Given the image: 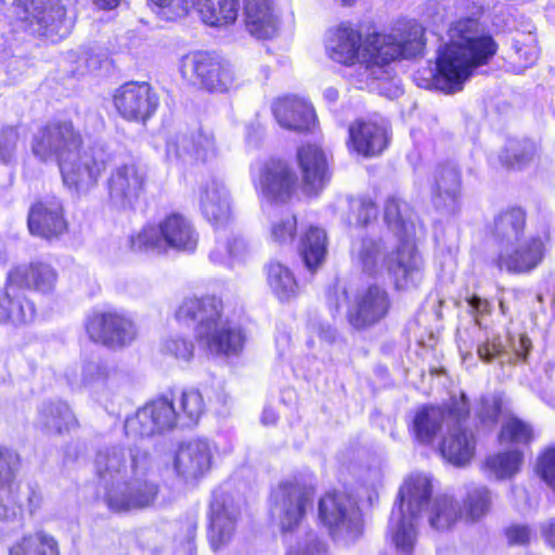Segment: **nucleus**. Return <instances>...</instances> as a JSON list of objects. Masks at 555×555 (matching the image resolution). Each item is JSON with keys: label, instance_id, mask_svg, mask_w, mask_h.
Masks as SVG:
<instances>
[{"label": "nucleus", "instance_id": "obj_21", "mask_svg": "<svg viewBox=\"0 0 555 555\" xmlns=\"http://www.w3.org/2000/svg\"><path fill=\"white\" fill-rule=\"evenodd\" d=\"M390 305L386 289L371 285L356 296L353 305L348 310V322L356 330L369 328L388 314Z\"/></svg>", "mask_w": 555, "mask_h": 555}, {"label": "nucleus", "instance_id": "obj_37", "mask_svg": "<svg viewBox=\"0 0 555 555\" xmlns=\"http://www.w3.org/2000/svg\"><path fill=\"white\" fill-rule=\"evenodd\" d=\"M412 210L408 203L390 196L385 202L384 207V221L388 229L393 233V238L399 241L401 238L413 240V221Z\"/></svg>", "mask_w": 555, "mask_h": 555}, {"label": "nucleus", "instance_id": "obj_12", "mask_svg": "<svg viewBox=\"0 0 555 555\" xmlns=\"http://www.w3.org/2000/svg\"><path fill=\"white\" fill-rule=\"evenodd\" d=\"M82 144V135L70 120H53L34 133L31 152L43 163L60 164Z\"/></svg>", "mask_w": 555, "mask_h": 555}, {"label": "nucleus", "instance_id": "obj_58", "mask_svg": "<svg viewBox=\"0 0 555 555\" xmlns=\"http://www.w3.org/2000/svg\"><path fill=\"white\" fill-rule=\"evenodd\" d=\"M505 535L511 545H526L531 538V529L524 525H513L505 530Z\"/></svg>", "mask_w": 555, "mask_h": 555}, {"label": "nucleus", "instance_id": "obj_49", "mask_svg": "<svg viewBox=\"0 0 555 555\" xmlns=\"http://www.w3.org/2000/svg\"><path fill=\"white\" fill-rule=\"evenodd\" d=\"M158 9V14L166 20L184 17L194 7L195 0H150Z\"/></svg>", "mask_w": 555, "mask_h": 555}, {"label": "nucleus", "instance_id": "obj_36", "mask_svg": "<svg viewBox=\"0 0 555 555\" xmlns=\"http://www.w3.org/2000/svg\"><path fill=\"white\" fill-rule=\"evenodd\" d=\"M449 406L450 402L446 408L425 405L416 411L412 422V429L420 442L430 443L443 424L447 427L452 424V418L449 417Z\"/></svg>", "mask_w": 555, "mask_h": 555}, {"label": "nucleus", "instance_id": "obj_6", "mask_svg": "<svg viewBox=\"0 0 555 555\" xmlns=\"http://www.w3.org/2000/svg\"><path fill=\"white\" fill-rule=\"evenodd\" d=\"M488 233L498 248L491 264L500 272L526 274L544 258V242L540 235L528 233L527 212L521 207L499 211L488 224Z\"/></svg>", "mask_w": 555, "mask_h": 555}, {"label": "nucleus", "instance_id": "obj_63", "mask_svg": "<svg viewBox=\"0 0 555 555\" xmlns=\"http://www.w3.org/2000/svg\"><path fill=\"white\" fill-rule=\"evenodd\" d=\"M516 52L520 59L521 57L525 59L526 66L532 65L538 59V51L535 48H529V49L517 48Z\"/></svg>", "mask_w": 555, "mask_h": 555}, {"label": "nucleus", "instance_id": "obj_45", "mask_svg": "<svg viewBox=\"0 0 555 555\" xmlns=\"http://www.w3.org/2000/svg\"><path fill=\"white\" fill-rule=\"evenodd\" d=\"M245 242L242 237L233 233H219L217 245L209 254V258L215 263H225L229 258L240 256L245 250Z\"/></svg>", "mask_w": 555, "mask_h": 555}, {"label": "nucleus", "instance_id": "obj_53", "mask_svg": "<svg viewBox=\"0 0 555 555\" xmlns=\"http://www.w3.org/2000/svg\"><path fill=\"white\" fill-rule=\"evenodd\" d=\"M296 217L288 214L272 223L271 237L281 245L292 243L296 234Z\"/></svg>", "mask_w": 555, "mask_h": 555}, {"label": "nucleus", "instance_id": "obj_64", "mask_svg": "<svg viewBox=\"0 0 555 555\" xmlns=\"http://www.w3.org/2000/svg\"><path fill=\"white\" fill-rule=\"evenodd\" d=\"M319 336L326 343H333L336 339V331L330 325L321 324L319 327Z\"/></svg>", "mask_w": 555, "mask_h": 555}, {"label": "nucleus", "instance_id": "obj_18", "mask_svg": "<svg viewBox=\"0 0 555 555\" xmlns=\"http://www.w3.org/2000/svg\"><path fill=\"white\" fill-rule=\"evenodd\" d=\"M241 514V506L231 494L222 491L212 493L207 537L215 552L228 545L233 539Z\"/></svg>", "mask_w": 555, "mask_h": 555}, {"label": "nucleus", "instance_id": "obj_29", "mask_svg": "<svg viewBox=\"0 0 555 555\" xmlns=\"http://www.w3.org/2000/svg\"><path fill=\"white\" fill-rule=\"evenodd\" d=\"M273 115L279 125L285 129L305 132L315 122L312 106L297 96H285L272 104Z\"/></svg>", "mask_w": 555, "mask_h": 555}, {"label": "nucleus", "instance_id": "obj_11", "mask_svg": "<svg viewBox=\"0 0 555 555\" xmlns=\"http://www.w3.org/2000/svg\"><path fill=\"white\" fill-rule=\"evenodd\" d=\"M106 165V155L101 147L82 144L60 163L59 167L64 185L81 196L89 194L98 185Z\"/></svg>", "mask_w": 555, "mask_h": 555}, {"label": "nucleus", "instance_id": "obj_26", "mask_svg": "<svg viewBox=\"0 0 555 555\" xmlns=\"http://www.w3.org/2000/svg\"><path fill=\"white\" fill-rule=\"evenodd\" d=\"M211 448L205 439L182 443L175 456V469L185 481L203 477L211 466Z\"/></svg>", "mask_w": 555, "mask_h": 555}, {"label": "nucleus", "instance_id": "obj_32", "mask_svg": "<svg viewBox=\"0 0 555 555\" xmlns=\"http://www.w3.org/2000/svg\"><path fill=\"white\" fill-rule=\"evenodd\" d=\"M244 22L248 33L258 39H268L278 30L273 0H244Z\"/></svg>", "mask_w": 555, "mask_h": 555}, {"label": "nucleus", "instance_id": "obj_50", "mask_svg": "<svg viewBox=\"0 0 555 555\" xmlns=\"http://www.w3.org/2000/svg\"><path fill=\"white\" fill-rule=\"evenodd\" d=\"M17 464L18 455L13 450L0 446V491L12 485Z\"/></svg>", "mask_w": 555, "mask_h": 555}, {"label": "nucleus", "instance_id": "obj_23", "mask_svg": "<svg viewBox=\"0 0 555 555\" xmlns=\"http://www.w3.org/2000/svg\"><path fill=\"white\" fill-rule=\"evenodd\" d=\"M28 229L33 235L53 240L67 230L64 208L60 198L47 196L31 205L28 212Z\"/></svg>", "mask_w": 555, "mask_h": 555}, {"label": "nucleus", "instance_id": "obj_5", "mask_svg": "<svg viewBox=\"0 0 555 555\" xmlns=\"http://www.w3.org/2000/svg\"><path fill=\"white\" fill-rule=\"evenodd\" d=\"M351 257L363 273L376 278L385 271L397 289L416 287L423 280V259L415 242L364 234L351 244Z\"/></svg>", "mask_w": 555, "mask_h": 555}, {"label": "nucleus", "instance_id": "obj_2", "mask_svg": "<svg viewBox=\"0 0 555 555\" xmlns=\"http://www.w3.org/2000/svg\"><path fill=\"white\" fill-rule=\"evenodd\" d=\"M423 28L416 22L404 24L396 34L369 35L362 41L360 33L348 23H341L327 33L326 49L335 62L345 65L358 63L360 75L374 78L375 66L380 67L399 57L410 59L424 49Z\"/></svg>", "mask_w": 555, "mask_h": 555}, {"label": "nucleus", "instance_id": "obj_20", "mask_svg": "<svg viewBox=\"0 0 555 555\" xmlns=\"http://www.w3.org/2000/svg\"><path fill=\"white\" fill-rule=\"evenodd\" d=\"M430 191L431 203L438 211L444 215L457 212L462 192L459 165L451 160L438 164L433 172Z\"/></svg>", "mask_w": 555, "mask_h": 555}, {"label": "nucleus", "instance_id": "obj_10", "mask_svg": "<svg viewBox=\"0 0 555 555\" xmlns=\"http://www.w3.org/2000/svg\"><path fill=\"white\" fill-rule=\"evenodd\" d=\"M180 72L191 85L209 92H225L237 86L233 67L217 54L206 51L184 55Z\"/></svg>", "mask_w": 555, "mask_h": 555}, {"label": "nucleus", "instance_id": "obj_43", "mask_svg": "<svg viewBox=\"0 0 555 555\" xmlns=\"http://www.w3.org/2000/svg\"><path fill=\"white\" fill-rule=\"evenodd\" d=\"M268 284L280 300L296 296L298 285L291 270L281 262H270L267 269Z\"/></svg>", "mask_w": 555, "mask_h": 555}, {"label": "nucleus", "instance_id": "obj_48", "mask_svg": "<svg viewBox=\"0 0 555 555\" xmlns=\"http://www.w3.org/2000/svg\"><path fill=\"white\" fill-rule=\"evenodd\" d=\"M532 438V428L527 423L516 417L508 420L503 425L500 433L501 442L528 444L531 442Z\"/></svg>", "mask_w": 555, "mask_h": 555}, {"label": "nucleus", "instance_id": "obj_46", "mask_svg": "<svg viewBox=\"0 0 555 555\" xmlns=\"http://www.w3.org/2000/svg\"><path fill=\"white\" fill-rule=\"evenodd\" d=\"M521 463L522 453L518 450L502 452L487 459V466L499 478L513 476L519 470Z\"/></svg>", "mask_w": 555, "mask_h": 555}, {"label": "nucleus", "instance_id": "obj_41", "mask_svg": "<svg viewBox=\"0 0 555 555\" xmlns=\"http://www.w3.org/2000/svg\"><path fill=\"white\" fill-rule=\"evenodd\" d=\"M10 555H60V548L53 535L39 530L17 540L10 547Z\"/></svg>", "mask_w": 555, "mask_h": 555}, {"label": "nucleus", "instance_id": "obj_25", "mask_svg": "<svg viewBox=\"0 0 555 555\" xmlns=\"http://www.w3.org/2000/svg\"><path fill=\"white\" fill-rule=\"evenodd\" d=\"M199 207L203 216L216 227H223L230 221V192L220 178L211 176L202 183Z\"/></svg>", "mask_w": 555, "mask_h": 555}, {"label": "nucleus", "instance_id": "obj_22", "mask_svg": "<svg viewBox=\"0 0 555 555\" xmlns=\"http://www.w3.org/2000/svg\"><path fill=\"white\" fill-rule=\"evenodd\" d=\"M114 104L124 118L145 121L155 113L158 98L149 83L131 81L117 89Z\"/></svg>", "mask_w": 555, "mask_h": 555}, {"label": "nucleus", "instance_id": "obj_19", "mask_svg": "<svg viewBox=\"0 0 555 555\" xmlns=\"http://www.w3.org/2000/svg\"><path fill=\"white\" fill-rule=\"evenodd\" d=\"M89 337L107 347H121L135 337L133 322L118 312H94L86 320Z\"/></svg>", "mask_w": 555, "mask_h": 555}, {"label": "nucleus", "instance_id": "obj_61", "mask_svg": "<svg viewBox=\"0 0 555 555\" xmlns=\"http://www.w3.org/2000/svg\"><path fill=\"white\" fill-rule=\"evenodd\" d=\"M469 307L479 314H486L490 312V302L477 295H473L467 298Z\"/></svg>", "mask_w": 555, "mask_h": 555}, {"label": "nucleus", "instance_id": "obj_8", "mask_svg": "<svg viewBox=\"0 0 555 555\" xmlns=\"http://www.w3.org/2000/svg\"><path fill=\"white\" fill-rule=\"evenodd\" d=\"M312 492L298 482H281L271 493L270 513L275 518L288 545L286 555H325L326 546L312 532H307L301 541L293 544L292 532L301 521L306 509L311 505Z\"/></svg>", "mask_w": 555, "mask_h": 555}, {"label": "nucleus", "instance_id": "obj_54", "mask_svg": "<svg viewBox=\"0 0 555 555\" xmlns=\"http://www.w3.org/2000/svg\"><path fill=\"white\" fill-rule=\"evenodd\" d=\"M22 518V506L16 501L11 486L4 491H0V520L11 522Z\"/></svg>", "mask_w": 555, "mask_h": 555}, {"label": "nucleus", "instance_id": "obj_35", "mask_svg": "<svg viewBox=\"0 0 555 555\" xmlns=\"http://www.w3.org/2000/svg\"><path fill=\"white\" fill-rule=\"evenodd\" d=\"M34 318V304L25 298L21 288L8 280L0 294V321L20 325L31 322Z\"/></svg>", "mask_w": 555, "mask_h": 555}, {"label": "nucleus", "instance_id": "obj_9", "mask_svg": "<svg viewBox=\"0 0 555 555\" xmlns=\"http://www.w3.org/2000/svg\"><path fill=\"white\" fill-rule=\"evenodd\" d=\"M198 233L192 222L181 214L173 212L157 225H147L129 238L131 250L164 254L169 249L192 253L196 249Z\"/></svg>", "mask_w": 555, "mask_h": 555}, {"label": "nucleus", "instance_id": "obj_27", "mask_svg": "<svg viewBox=\"0 0 555 555\" xmlns=\"http://www.w3.org/2000/svg\"><path fill=\"white\" fill-rule=\"evenodd\" d=\"M297 158L305 191L308 194H318L331 179L324 152L317 145L308 144L298 149Z\"/></svg>", "mask_w": 555, "mask_h": 555}, {"label": "nucleus", "instance_id": "obj_52", "mask_svg": "<svg viewBox=\"0 0 555 555\" xmlns=\"http://www.w3.org/2000/svg\"><path fill=\"white\" fill-rule=\"evenodd\" d=\"M501 413V402L495 396L483 395L480 397L476 414L486 426L496 424Z\"/></svg>", "mask_w": 555, "mask_h": 555}, {"label": "nucleus", "instance_id": "obj_24", "mask_svg": "<svg viewBox=\"0 0 555 555\" xmlns=\"http://www.w3.org/2000/svg\"><path fill=\"white\" fill-rule=\"evenodd\" d=\"M296 182V173L283 160L271 159L261 168L259 186L263 197L270 202H287L294 193Z\"/></svg>", "mask_w": 555, "mask_h": 555}, {"label": "nucleus", "instance_id": "obj_28", "mask_svg": "<svg viewBox=\"0 0 555 555\" xmlns=\"http://www.w3.org/2000/svg\"><path fill=\"white\" fill-rule=\"evenodd\" d=\"M348 131L351 146L360 155L373 157L387 147L389 139L385 122L359 119L349 126Z\"/></svg>", "mask_w": 555, "mask_h": 555}, {"label": "nucleus", "instance_id": "obj_62", "mask_svg": "<svg viewBox=\"0 0 555 555\" xmlns=\"http://www.w3.org/2000/svg\"><path fill=\"white\" fill-rule=\"evenodd\" d=\"M79 61H83L86 66V69H77L80 75H83L87 72L95 70L100 65V61L96 57L89 56L88 53H83L81 56H79Z\"/></svg>", "mask_w": 555, "mask_h": 555}, {"label": "nucleus", "instance_id": "obj_17", "mask_svg": "<svg viewBox=\"0 0 555 555\" xmlns=\"http://www.w3.org/2000/svg\"><path fill=\"white\" fill-rule=\"evenodd\" d=\"M180 413L172 399L162 396L147 402L133 416L126 418L124 430L127 437L145 438L171 430L178 423Z\"/></svg>", "mask_w": 555, "mask_h": 555}, {"label": "nucleus", "instance_id": "obj_56", "mask_svg": "<svg viewBox=\"0 0 555 555\" xmlns=\"http://www.w3.org/2000/svg\"><path fill=\"white\" fill-rule=\"evenodd\" d=\"M477 353L482 361L490 363L495 358L502 357L505 353V349L499 337L492 340L488 338L486 341L478 345Z\"/></svg>", "mask_w": 555, "mask_h": 555}, {"label": "nucleus", "instance_id": "obj_15", "mask_svg": "<svg viewBox=\"0 0 555 555\" xmlns=\"http://www.w3.org/2000/svg\"><path fill=\"white\" fill-rule=\"evenodd\" d=\"M319 517L334 540L354 541L362 532L361 512L344 493H327L321 498Z\"/></svg>", "mask_w": 555, "mask_h": 555}, {"label": "nucleus", "instance_id": "obj_38", "mask_svg": "<svg viewBox=\"0 0 555 555\" xmlns=\"http://www.w3.org/2000/svg\"><path fill=\"white\" fill-rule=\"evenodd\" d=\"M192 9L196 10L202 21L212 27L230 25L236 21L237 0H195Z\"/></svg>", "mask_w": 555, "mask_h": 555}, {"label": "nucleus", "instance_id": "obj_60", "mask_svg": "<svg viewBox=\"0 0 555 555\" xmlns=\"http://www.w3.org/2000/svg\"><path fill=\"white\" fill-rule=\"evenodd\" d=\"M511 345L517 359L526 361L532 344L527 335H520L517 339L511 338Z\"/></svg>", "mask_w": 555, "mask_h": 555}, {"label": "nucleus", "instance_id": "obj_59", "mask_svg": "<svg viewBox=\"0 0 555 555\" xmlns=\"http://www.w3.org/2000/svg\"><path fill=\"white\" fill-rule=\"evenodd\" d=\"M22 494L27 502L29 514H34L42 503V493L39 486L37 483H28Z\"/></svg>", "mask_w": 555, "mask_h": 555}, {"label": "nucleus", "instance_id": "obj_7", "mask_svg": "<svg viewBox=\"0 0 555 555\" xmlns=\"http://www.w3.org/2000/svg\"><path fill=\"white\" fill-rule=\"evenodd\" d=\"M222 301L216 296L185 299L176 312L180 322L196 323L195 338L198 345L211 354L232 356L244 346L242 330L223 319Z\"/></svg>", "mask_w": 555, "mask_h": 555}, {"label": "nucleus", "instance_id": "obj_57", "mask_svg": "<svg viewBox=\"0 0 555 555\" xmlns=\"http://www.w3.org/2000/svg\"><path fill=\"white\" fill-rule=\"evenodd\" d=\"M539 470L542 479L555 489V448L547 450L539 463Z\"/></svg>", "mask_w": 555, "mask_h": 555}, {"label": "nucleus", "instance_id": "obj_39", "mask_svg": "<svg viewBox=\"0 0 555 555\" xmlns=\"http://www.w3.org/2000/svg\"><path fill=\"white\" fill-rule=\"evenodd\" d=\"M121 379L122 376L117 371L109 370L101 360L87 361L82 365L81 383L95 391L115 392Z\"/></svg>", "mask_w": 555, "mask_h": 555}, {"label": "nucleus", "instance_id": "obj_13", "mask_svg": "<svg viewBox=\"0 0 555 555\" xmlns=\"http://www.w3.org/2000/svg\"><path fill=\"white\" fill-rule=\"evenodd\" d=\"M469 415V401L465 392L460 397L450 398L449 417L452 424L448 427V436L440 446L441 455L450 463L462 466L468 463L475 454L474 434L464 427Z\"/></svg>", "mask_w": 555, "mask_h": 555}, {"label": "nucleus", "instance_id": "obj_4", "mask_svg": "<svg viewBox=\"0 0 555 555\" xmlns=\"http://www.w3.org/2000/svg\"><path fill=\"white\" fill-rule=\"evenodd\" d=\"M448 37L449 41L438 49L435 73L429 72L430 78L424 87L455 93L463 89L476 67L488 63L498 46L480 30L478 21L470 17L455 22Z\"/></svg>", "mask_w": 555, "mask_h": 555}, {"label": "nucleus", "instance_id": "obj_16", "mask_svg": "<svg viewBox=\"0 0 555 555\" xmlns=\"http://www.w3.org/2000/svg\"><path fill=\"white\" fill-rule=\"evenodd\" d=\"M146 168L135 160L117 165L105 182L108 204L117 210L132 209L145 192Z\"/></svg>", "mask_w": 555, "mask_h": 555}, {"label": "nucleus", "instance_id": "obj_44", "mask_svg": "<svg viewBox=\"0 0 555 555\" xmlns=\"http://www.w3.org/2000/svg\"><path fill=\"white\" fill-rule=\"evenodd\" d=\"M491 503V493L486 487L472 486L464 500V515L469 520H478L490 511Z\"/></svg>", "mask_w": 555, "mask_h": 555}, {"label": "nucleus", "instance_id": "obj_55", "mask_svg": "<svg viewBox=\"0 0 555 555\" xmlns=\"http://www.w3.org/2000/svg\"><path fill=\"white\" fill-rule=\"evenodd\" d=\"M163 350L178 360L189 362L194 356V345L183 337H170L165 340Z\"/></svg>", "mask_w": 555, "mask_h": 555}, {"label": "nucleus", "instance_id": "obj_42", "mask_svg": "<svg viewBox=\"0 0 555 555\" xmlns=\"http://www.w3.org/2000/svg\"><path fill=\"white\" fill-rule=\"evenodd\" d=\"M299 254L309 271H314L326 255V233L318 227H310L300 238Z\"/></svg>", "mask_w": 555, "mask_h": 555}, {"label": "nucleus", "instance_id": "obj_31", "mask_svg": "<svg viewBox=\"0 0 555 555\" xmlns=\"http://www.w3.org/2000/svg\"><path fill=\"white\" fill-rule=\"evenodd\" d=\"M10 283L22 289H34L40 293H50L56 283V271L48 263L34 261L29 264L18 266L8 274Z\"/></svg>", "mask_w": 555, "mask_h": 555}, {"label": "nucleus", "instance_id": "obj_34", "mask_svg": "<svg viewBox=\"0 0 555 555\" xmlns=\"http://www.w3.org/2000/svg\"><path fill=\"white\" fill-rule=\"evenodd\" d=\"M332 209L348 227H366L377 217L375 203L366 196H339Z\"/></svg>", "mask_w": 555, "mask_h": 555}, {"label": "nucleus", "instance_id": "obj_3", "mask_svg": "<svg viewBox=\"0 0 555 555\" xmlns=\"http://www.w3.org/2000/svg\"><path fill=\"white\" fill-rule=\"evenodd\" d=\"M431 480L426 475H412L401 486L392 507L388 532L398 552L410 555L416 541V522L423 512L428 515L430 527L437 531L449 530L463 516L460 504L449 495L431 499Z\"/></svg>", "mask_w": 555, "mask_h": 555}, {"label": "nucleus", "instance_id": "obj_30", "mask_svg": "<svg viewBox=\"0 0 555 555\" xmlns=\"http://www.w3.org/2000/svg\"><path fill=\"white\" fill-rule=\"evenodd\" d=\"M167 153L185 160L191 158L207 162L216 155L215 137L210 131L202 128L178 135L176 140L167 143Z\"/></svg>", "mask_w": 555, "mask_h": 555}, {"label": "nucleus", "instance_id": "obj_40", "mask_svg": "<svg viewBox=\"0 0 555 555\" xmlns=\"http://www.w3.org/2000/svg\"><path fill=\"white\" fill-rule=\"evenodd\" d=\"M540 153L539 144L527 138L511 139L500 154L503 166L513 169H522L530 165Z\"/></svg>", "mask_w": 555, "mask_h": 555}, {"label": "nucleus", "instance_id": "obj_51", "mask_svg": "<svg viewBox=\"0 0 555 555\" xmlns=\"http://www.w3.org/2000/svg\"><path fill=\"white\" fill-rule=\"evenodd\" d=\"M20 134L14 127L0 130V163L10 164L15 159Z\"/></svg>", "mask_w": 555, "mask_h": 555}, {"label": "nucleus", "instance_id": "obj_47", "mask_svg": "<svg viewBox=\"0 0 555 555\" xmlns=\"http://www.w3.org/2000/svg\"><path fill=\"white\" fill-rule=\"evenodd\" d=\"M179 420L184 421L183 425L197 423L204 413V399L198 390L190 389L183 391L180 397Z\"/></svg>", "mask_w": 555, "mask_h": 555}, {"label": "nucleus", "instance_id": "obj_33", "mask_svg": "<svg viewBox=\"0 0 555 555\" xmlns=\"http://www.w3.org/2000/svg\"><path fill=\"white\" fill-rule=\"evenodd\" d=\"M37 425L47 434L64 435L76 428L78 422L66 402L50 400L38 408Z\"/></svg>", "mask_w": 555, "mask_h": 555}, {"label": "nucleus", "instance_id": "obj_1", "mask_svg": "<svg viewBox=\"0 0 555 555\" xmlns=\"http://www.w3.org/2000/svg\"><path fill=\"white\" fill-rule=\"evenodd\" d=\"M152 467L150 452L139 444L100 449L94 457V470L108 508L121 513L151 507L159 492V486L151 477Z\"/></svg>", "mask_w": 555, "mask_h": 555}, {"label": "nucleus", "instance_id": "obj_14", "mask_svg": "<svg viewBox=\"0 0 555 555\" xmlns=\"http://www.w3.org/2000/svg\"><path fill=\"white\" fill-rule=\"evenodd\" d=\"M11 10L17 21L39 35L63 37L69 31L70 23L61 0H14Z\"/></svg>", "mask_w": 555, "mask_h": 555}]
</instances>
